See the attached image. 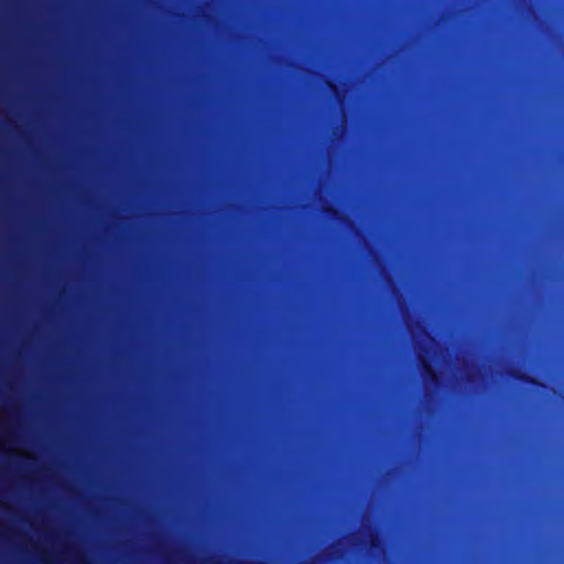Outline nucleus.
Returning a JSON list of instances; mask_svg holds the SVG:
<instances>
[{"instance_id": "4", "label": "nucleus", "mask_w": 564, "mask_h": 564, "mask_svg": "<svg viewBox=\"0 0 564 564\" xmlns=\"http://www.w3.org/2000/svg\"><path fill=\"white\" fill-rule=\"evenodd\" d=\"M328 212H329L330 214H333V215H336V214H337V210H336V209H334V208H329V209H328Z\"/></svg>"}, {"instance_id": "2", "label": "nucleus", "mask_w": 564, "mask_h": 564, "mask_svg": "<svg viewBox=\"0 0 564 564\" xmlns=\"http://www.w3.org/2000/svg\"><path fill=\"white\" fill-rule=\"evenodd\" d=\"M370 545H371L372 547H376V546H378V545H379V539H378V536H377V535L371 536V539H370Z\"/></svg>"}, {"instance_id": "1", "label": "nucleus", "mask_w": 564, "mask_h": 564, "mask_svg": "<svg viewBox=\"0 0 564 564\" xmlns=\"http://www.w3.org/2000/svg\"><path fill=\"white\" fill-rule=\"evenodd\" d=\"M513 377L524 383H529L532 386H541V382L538 379H535L532 376H529L524 372L517 371L513 373Z\"/></svg>"}, {"instance_id": "3", "label": "nucleus", "mask_w": 564, "mask_h": 564, "mask_svg": "<svg viewBox=\"0 0 564 564\" xmlns=\"http://www.w3.org/2000/svg\"><path fill=\"white\" fill-rule=\"evenodd\" d=\"M427 371H429V375H430L432 378H436V373H435V371H434L433 369L429 368V369H427Z\"/></svg>"}]
</instances>
